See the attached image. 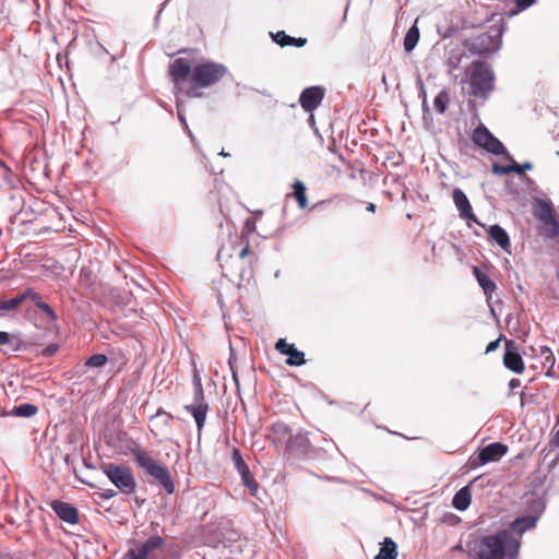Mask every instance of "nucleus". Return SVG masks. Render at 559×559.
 Here are the masks:
<instances>
[{"mask_svg":"<svg viewBox=\"0 0 559 559\" xmlns=\"http://www.w3.org/2000/svg\"><path fill=\"white\" fill-rule=\"evenodd\" d=\"M40 310L45 312L52 322H56L58 320L57 313L48 304L41 305Z\"/></svg>","mask_w":559,"mask_h":559,"instance_id":"obj_38","label":"nucleus"},{"mask_svg":"<svg viewBox=\"0 0 559 559\" xmlns=\"http://www.w3.org/2000/svg\"><path fill=\"white\" fill-rule=\"evenodd\" d=\"M11 342L10 334L8 332L0 331V346L7 345Z\"/></svg>","mask_w":559,"mask_h":559,"instance_id":"obj_41","label":"nucleus"},{"mask_svg":"<svg viewBox=\"0 0 559 559\" xmlns=\"http://www.w3.org/2000/svg\"><path fill=\"white\" fill-rule=\"evenodd\" d=\"M37 294L38 293H36L33 288H27L23 293L17 294L14 298L17 302V306H20L26 299L33 300L36 298Z\"/></svg>","mask_w":559,"mask_h":559,"instance_id":"obj_33","label":"nucleus"},{"mask_svg":"<svg viewBox=\"0 0 559 559\" xmlns=\"http://www.w3.org/2000/svg\"><path fill=\"white\" fill-rule=\"evenodd\" d=\"M293 347L294 344H288L284 338H280L275 344L276 350H278L282 355H288Z\"/></svg>","mask_w":559,"mask_h":559,"instance_id":"obj_36","label":"nucleus"},{"mask_svg":"<svg viewBox=\"0 0 559 559\" xmlns=\"http://www.w3.org/2000/svg\"><path fill=\"white\" fill-rule=\"evenodd\" d=\"M471 492L467 487L461 488L453 497L452 506L457 511H465L471 504Z\"/></svg>","mask_w":559,"mask_h":559,"instance_id":"obj_22","label":"nucleus"},{"mask_svg":"<svg viewBox=\"0 0 559 559\" xmlns=\"http://www.w3.org/2000/svg\"><path fill=\"white\" fill-rule=\"evenodd\" d=\"M382 83L386 85V78L384 74L382 75Z\"/></svg>","mask_w":559,"mask_h":559,"instance_id":"obj_49","label":"nucleus"},{"mask_svg":"<svg viewBox=\"0 0 559 559\" xmlns=\"http://www.w3.org/2000/svg\"><path fill=\"white\" fill-rule=\"evenodd\" d=\"M473 274L487 298L497 289L496 283L485 274L478 266H473Z\"/></svg>","mask_w":559,"mask_h":559,"instance_id":"obj_18","label":"nucleus"},{"mask_svg":"<svg viewBox=\"0 0 559 559\" xmlns=\"http://www.w3.org/2000/svg\"><path fill=\"white\" fill-rule=\"evenodd\" d=\"M38 412V407L31 403H24L17 406H14L10 412L7 413L9 416L24 417L29 418L36 415Z\"/></svg>","mask_w":559,"mask_h":559,"instance_id":"obj_24","label":"nucleus"},{"mask_svg":"<svg viewBox=\"0 0 559 559\" xmlns=\"http://www.w3.org/2000/svg\"><path fill=\"white\" fill-rule=\"evenodd\" d=\"M500 338H497L492 342H490L486 347V354H489L491 352H495L499 347Z\"/></svg>","mask_w":559,"mask_h":559,"instance_id":"obj_39","label":"nucleus"},{"mask_svg":"<svg viewBox=\"0 0 559 559\" xmlns=\"http://www.w3.org/2000/svg\"><path fill=\"white\" fill-rule=\"evenodd\" d=\"M533 506L536 514L518 518L511 523V530L519 536H521L527 530L535 527L539 515L545 509V503L539 498L533 501Z\"/></svg>","mask_w":559,"mask_h":559,"instance_id":"obj_9","label":"nucleus"},{"mask_svg":"<svg viewBox=\"0 0 559 559\" xmlns=\"http://www.w3.org/2000/svg\"><path fill=\"white\" fill-rule=\"evenodd\" d=\"M185 409L193 416L198 428V435L200 436L209 412V405L204 400V393L201 383L195 385L194 402L192 404L186 405Z\"/></svg>","mask_w":559,"mask_h":559,"instance_id":"obj_6","label":"nucleus"},{"mask_svg":"<svg viewBox=\"0 0 559 559\" xmlns=\"http://www.w3.org/2000/svg\"><path fill=\"white\" fill-rule=\"evenodd\" d=\"M163 545V538L160 536H151L147 538L141 547L150 555L151 551L159 548Z\"/></svg>","mask_w":559,"mask_h":559,"instance_id":"obj_30","label":"nucleus"},{"mask_svg":"<svg viewBox=\"0 0 559 559\" xmlns=\"http://www.w3.org/2000/svg\"><path fill=\"white\" fill-rule=\"evenodd\" d=\"M516 5L521 9L530 8L536 0H515Z\"/></svg>","mask_w":559,"mask_h":559,"instance_id":"obj_40","label":"nucleus"},{"mask_svg":"<svg viewBox=\"0 0 559 559\" xmlns=\"http://www.w3.org/2000/svg\"><path fill=\"white\" fill-rule=\"evenodd\" d=\"M162 417L163 418V423L164 425H169L170 420H171V415L162 411V409H158L157 413L151 417V421H154L156 420L157 418Z\"/></svg>","mask_w":559,"mask_h":559,"instance_id":"obj_37","label":"nucleus"},{"mask_svg":"<svg viewBox=\"0 0 559 559\" xmlns=\"http://www.w3.org/2000/svg\"><path fill=\"white\" fill-rule=\"evenodd\" d=\"M396 556H397L396 544L390 537H385L384 542L382 543V546L380 548V551L374 557V559H395Z\"/></svg>","mask_w":559,"mask_h":559,"instance_id":"obj_23","label":"nucleus"},{"mask_svg":"<svg viewBox=\"0 0 559 559\" xmlns=\"http://www.w3.org/2000/svg\"><path fill=\"white\" fill-rule=\"evenodd\" d=\"M233 462L241 477L242 484L254 495L258 490V483L253 478L238 449H234L233 451Z\"/></svg>","mask_w":559,"mask_h":559,"instance_id":"obj_10","label":"nucleus"},{"mask_svg":"<svg viewBox=\"0 0 559 559\" xmlns=\"http://www.w3.org/2000/svg\"><path fill=\"white\" fill-rule=\"evenodd\" d=\"M294 195L298 202L300 209H305L307 206V197H306V187L305 185L297 180L293 185Z\"/></svg>","mask_w":559,"mask_h":559,"instance_id":"obj_27","label":"nucleus"},{"mask_svg":"<svg viewBox=\"0 0 559 559\" xmlns=\"http://www.w3.org/2000/svg\"><path fill=\"white\" fill-rule=\"evenodd\" d=\"M449 102V95L445 91H441L433 100V106L436 110L440 114H443L447 109V104Z\"/></svg>","mask_w":559,"mask_h":559,"instance_id":"obj_29","label":"nucleus"},{"mask_svg":"<svg viewBox=\"0 0 559 559\" xmlns=\"http://www.w3.org/2000/svg\"><path fill=\"white\" fill-rule=\"evenodd\" d=\"M520 385H521V381L519 379H515V378L511 379L510 382H509V388H510L511 391L520 388Z\"/></svg>","mask_w":559,"mask_h":559,"instance_id":"obj_43","label":"nucleus"},{"mask_svg":"<svg viewBox=\"0 0 559 559\" xmlns=\"http://www.w3.org/2000/svg\"><path fill=\"white\" fill-rule=\"evenodd\" d=\"M324 92L321 87H308L302 91L299 103L306 111H312L321 104Z\"/></svg>","mask_w":559,"mask_h":559,"instance_id":"obj_14","label":"nucleus"},{"mask_svg":"<svg viewBox=\"0 0 559 559\" xmlns=\"http://www.w3.org/2000/svg\"><path fill=\"white\" fill-rule=\"evenodd\" d=\"M419 40V29L416 25H413L404 37V49L411 52Z\"/></svg>","mask_w":559,"mask_h":559,"instance_id":"obj_25","label":"nucleus"},{"mask_svg":"<svg viewBox=\"0 0 559 559\" xmlns=\"http://www.w3.org/2000/svg\"><path fill=\"white\" fill-rule=\"evenodd\" d=\"M287 356L288 358L286 359V364L288 366H301L306 362L305 354L298 350L295 346L290 349Z\"/></svg>","mask_w":559,"mask_h":559,"instance_id":"obj_28","label":"nucleus"},{"mask_svg":"<svg viewBox=\"0 0 559 559\" xmlns=\"http://www.w3.org/2000/svg\"><path fill=\"white\" fill-rule=\"evenodd\" d=\"M272 441L278 450L285 451L293 438V430L284 423H275L271 427Z\"/></svg>","mask_w":559,"mask_h":559,"instance_id":"obj_15","label":"nucleus"},{"mask_svg":"<svg viewBox=\"0 0 559 559\" xmlns=\"http://www.w3.org/2000/svg\"><path fill=\"white\" fill-rule=\"evenodd\" d=\"M366 209L369 212H374L376 211V204L374 203H368Z\"/></svg>","mask_w":559,"mask_h":559,"instance_id":"obj_47","label":"nucleus"},{"mask_svg":"<svg viewBox=\"0 0 559 559\" xmlns=\"http://www.w3.org/2000/svg\"><path fill=\"white\" fill-rule=\"evenodd\" d=\"M32 301L34 302V305H35L38 309H40V306H41V305H45V304H46V302H44V301H43V299H41V297H40V295H39V294H37L36 298H34Z\"/></svg>","mask_w":559,"mask_h":559,"instance_id":"obj_45","label":"nucleus"},{"mask_svg":"<svg viewBox=\"0 0 559 559\" xmlns=\"http://www.w3.org/2000/svg\"><path fill=\"white\" fill-rule=\"evenodd\" d=\"M453 202L460 213V216L465 219H472L477 223V218L473 213V209L471 203L466 197V194L461 189H454L453 191Z\"/></svg>","mask_w":559,"mask_h":559,"instance_id":"obj_16","label":"nucleus"},{"mask_svg":"<svg viewBox=\"0 0 559 559\" xmlns=\"http://www.w3.org/2000/svg\"><path fill=\"white\" fill-rule=\"evenodd\" d=\"M473 141L495 155H508L504 145L484 126L477 127L474 130Z\"/></svg>","mask_w":559,"mask_h":559,"instance_id":"obj_7","label":"nucleus"},{"mask_svg":"<svg viewBox=\"0 0 559 559\" xmlns=\"http://www.w3.org/2000/svg\"><path fill=\"white\" fill-rule=\"evenodd\" d=\"M100 496L105 499H109L116 496V491H114L112 489H108L105 490Z\"/></svg>","mask_w":559,"mask_h":559,"instance_id":"obj_44","label":"nucleus"},{"mask_svg":"<svg viewBox=\"0 0 559 559\" xmlns=\"http://www.w3.org/2000/svg\"><path fill=\"white\" fill-rule=\"evenodd\" d=\"M131 454L139 467L152 476L166 490L167 493L170 495L175 491L173 478L165 465L157 463L140 445H134L131 449Z\"/></svg>","mask_w":559,"mask_h":559,"instance_id":"obj_3","label":"nucleus"},{"mask_svg":"<svg viewBox=\"0 0 559 559\" xmlns=\"http://www.w3.org/2000/svg\"><path fill=\"white\" fill-rule=\"evenodd\" d=\"M104 473L109 480L123 493H131L135 489V479L130 468L126 466L105 464Z\"/></svg>","mask_w":559,"mask_h":559,"instance_id":"obj_5","label":"nucleus"},{"mask_svg":"<svg viewBox=\"0 0 559 559\" xmlns=\"http://www.w3.org/2000/svg\"><path fill=\"white\" fill-rule=\"evenodd\" d=\"M540 357L543 358V366L547 369L546 374L552 376V369L555 366V356L550 348L546 346L540 347Z\"/></svg>","mask_w":559,"mask_h":559,"instance_id":"obj_26","label":"nucleus"},{"mask_svg":"<svg viewBox=\"0 0 559 559\" xmlns=\"http://www.w3.org/2000/svg\"><path fill=\"white\" fill-rule=\"evenodd\" d=\"M495 75L489 64L474 61L469 68L472 94L476 98L487 99L493 90Z\"/></svg>","mask_w":559,"mask_h":559,"instance_id":"obj_4","label":"nucleus"},{"mask_svg":"<svg viewBox=\"0 0 559 559\" xmlns=\"http://www.w3.org/2000/svg\"><path fill=\"white\" fill-rule=\"evenodd\" d=\"M51 508L62 521L69 524H75L79 521L78 510L67 502L53 501Z\"/></svg>","mask_w":559,"mask_h":559,"instance_id":"obj_17","label":"nucleus"},{"mask_svg":"<svg viewBox=\"0 0 559 559\" xmlns=\"http://www.w3.org/2000/svg\"><path fill=\"white\" fill-rule=\"evenodd\" d=\"M249 253V246H246L245 248L241 249V251L239 252V257L240 259H243L247 254Z\"/></svg>","mask_w":559,"mask_h":559,"instance_id":"obj_46","label":"nucleus"},{"mask_svg":"<svg viewBox=\"0 0 559 559\" xmlns=\"http://www.w3.org/2000/svg\"><path fill=\"white\" fill-rule=\"evenodd\" d=\"M271 36H272V39L281 47H285V46L304 47L307 44V38L292 37V36L287 35L284 31L271 33Z\"/></svg>","mask_w":559,"mask_h":559,"instance_id":"obj_19","label":"nucleus"},{"mask_svg":"<svg viewBox=\"0 0 559 559\" xmlns=\"http://www.w3.org/2000/svg\"><path fill=\"white\" fill-rule=\"evenodd\" d=\"M148 554L141 546L130 548L126 555L124 559H147Z\"/></svg>","mask_w":559,"mask_h":559,"instance_id":"obj_32","label":"nucleus"},{"mask_svg":"<svg viewBox=\"0 0 559 559\" xmlns=\"http://www.w3.org/2000/svg\"><path fill=\"white\" fill-rule=\"evenodd\" d=\"M310 441L308 439V436L304 431H298L296 433H293V438L290 439V442L286 447L284 453L289 455H306L310 450Z\"/></svg>","mask_w":559,"mask_h":559,"instance_id":"obj_13","label":"nucleus"},{"mask_svg":"<svg viewBox=\"0 0 559 559\" xmlns=\"http://www.w3.org/2000/svg\"><path fill=\"white\" fill-rule=\"evenodd\" d=\"M227 73L226 66L211 60L192 64L186 58H177L169 66V75L176 85L189 79L190 88L187 92L189 97H200L201 93L198 90L218 83Z\"/></svg>","mask_w":559,"mask_h":559,"instance_id":"obj_1","label":"nucleus"},{"mask_svg":"<svg viewBox=\"0 0 559 559\" xmlns=\"http://www.w3.org/2000/svg\"><path fill=\"white\" fill-rule=\"evenodd\" d=\"M503 365L507 369L515 373H522L525 369L523 359L519 354L518 347L513 341L506 342Z\"/></svg>","mask_w":559,"mask_h":559,"instance_id":"obj_11","label":"nucleus"},{"mask_svg":"<svg viewBox=\"0 0 559 559\" xmlns=\"http://www.w3.org/2000/svg\"><path fill=\"white\" fill-rule=\"evenodd\" d=\"M488 235L497 242L504 251H510V238L507 231L499 225H491L488 229Z\"/></svg>","mask_w":559,"mask_h":559,"instance_id":"obj_21","label":"nucleus"},{"mask_svg":"<svg viewBox=\"0 0 559 559\" xmlns=\"http://www.w3.org/2000/svg\"><path fill=\"white\" fill-rule=\"evenodd\" d=\"M17 302L15 298H12L10 300H0V316L13 311L17 308Z\"/></svg>","mask_w":559,"mask_h":559,"instance_id":"obj_35","label":"nucleus"},{"mask_svg":"<svg viewBox=\"0 0 559 559\" xmlns=\"http://www.w3.org/2000/svg\"><path fill=\"white\" fill-rule=\"evenodd\" d=\"M520 546V537L503 530L475 540L473 552L477 559H504L506 557L516 559Z\"/></svg>","mask_w":559,"mask_h":559,"instance_id":"obj_2","label":"nucleus"},{"mask_svg":"<svg viewBox=\"0 0 559 559\" xmlns=\"http://www.w3.org/2000/svg\"><path fill=\"white\" fill-rule=\"evenodd\" d=\"M107 356L104 355V354H95V355H92L87 361H86V366L88 367H92V368H99V367H103L107 364Z\"/></svg>","mask_w":559,"mask_h":559,"instance_id":"obj_31","label":"nucleus"},{"mask_svg":"<svg viewBox=\"0 0 559 559\" xmlns=\"http://www.w3.org/2000/svg\"><path fill=\"white\" fill-rule=\"evenodd\" d=\"M219 155H221V156H224V157L229 156V154H228V153H226V152H224V151H222V152L219 153Z\"/></svg>","mask_w":559,"mask_h":559,"instance_id":"obj_48","label":"nucleus"},{"mask_svg":"<svg viewBox=\"0 0 559 559\" xmlns=\"http://www.w3.org/2000/svg\"><path fill=\"white\" fill-rule=\"evenodd\" d=\"M502 33L498 28H491L489 32L479 35L476 39L475 47L481 55H491L501 47Z\"/></svg>","mask_w":559,"mask_h":559,"instance_id":"obj_8","label":"nucleus"},{"mask_svg":"<svg viewBox=\"0 0 559 559\" xmlns=\"http://www.w3.org/2000/svg\"><path fill=\"white\" fill-rule=\"evenodd\" d=\"M178 118H179L180 122L183 124V127L187 130V132L189 133V135L191 136L192 134L188 128L187 120L180 110H178Z\"/></svg>","mask_w":559,"mask_h":559,"instance_id":"obj_42","label":"nucleus"},{"mask_svg":"<svg viewBox=\"0 0 559 559\" xmlns=\"http://www.w3.org/2000/svg\"><path fill=\"white\" fill-rule=\"evenodd\" d=\"M508 451V448L499 442L490 443L483 448L478 454L476 465H485L490 462L499 461Z\"/></svg>","mask_w":559,"mask_h":559,"instance_id":"obj_12","label":"nucleus"},{"mask_svg":"<svg viewBox=\"0 0 559 559\" xmlns=\"http://www.w3.org/2000/svg\"><path fill=\"white\" fill-rule=\"evenodd\" d=\"M37 294L38 293H36L33 288H27L23 293L17 294L14 298L17 302V306H20L26 299L33 300L36 298Z\"/></svg>","mask_w":559,"mask_h":559,"instance_id":"obj_34","label":"nucleus"},{"mask_svg":"<svg viewBox=\"0 0 559 559\" xmlns=\"http://www.w3.org/2000/svg\"><path fill=\"white\" fill-rule=\"evenodd\" d=\"M533 168V164L530 162H526L524 164H516L513 162L511 165L502 166L499 164H493L492 166V173L495 175L503 176L508 175L511 171H514L519 175H522L525 170H531Z\"/></svg>","mask_w":559,"mask_h":559,"instance_id":"obj_20","label":"nucleus"}]
</instances>
